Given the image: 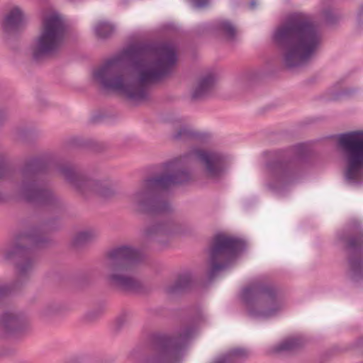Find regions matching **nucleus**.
<instances>
[{
    "instance_id": "obj_1",
    "label": "nucleus",
    "mask_w": 363,
    "mask_h": 363,
    "mask_svg": "<svg viewBox=\"0 0 363 363\" xmlns=\"http://www.w3.org/2000/svg\"><path fill=\"white\" fill-rule=\"evenodd\" d=\"M284 65L292 69L306 64L322 43V35L310 18L302 13L291 15L272 34Z\"/></svg>"
},
{
    "instance_id": "obj_2",
    "label": "nucleus",
    "mask_w": 363,
    "mask_h": 363,
    "mask_svg": "<svg viewBox=\"0 0 363 363\" xmlns=\"http://www.w3.org/2000/svg\"><path fill=\"white\" fill-rule=\"evenodd\" d=\"M48 241L45 229L33 225L21 232L15 242L0 247V253L5 259H15L16 269L15 280L9 284L0 285V300L28 284L38 263L35 248L43 247Z\"/></svg>"
},
{
    "instance_id": "obj_3",
    "label": "nucleus",
    "mask_w": 363,
    "mask_h": 363,
    "mask_svg": "<svg viewBox=\"0 0 363 363\" xmlns=\"http://www.w3.org/2000/svg\"><path fill=\"white\" fill-rule=\"evenodd\" d=\"M49 160L44 155L31 157L24 162L17 192L26 201L44 206L54 213H60L65 209V203L50 187Z\"/></svg>"
},
{
    "instance_id": "obj_4",
    "label": "nucleus",
    "mask_w": 363,
    "mask_h": 363,
    "mask_svg": "<svg viewBox=\"0 0 363 363\" xmlns=\"http://www.w3.org/2000/svg\"><path fill=\"white\" fill-rule=\"evenodd\" d=\"M189 157L186 155L162 162L160 166L164 173L147 177L143 181L140 195V205L147 213L164 214L171 212V204L164 191L191 180V173L184 167Z\"/></svg>"
},
{
    "instance_id": "obj_5",
    "label": "nucleus",
    "mask_w": 363,
    "mask_h": 363,
    "mask_svg": "<svg viewBox=\"0 0 363 363\" xmlns=\"http://www.w3.org/2000/svg\"><path fill=\"white\" fill-rule=\"evenodd\" d=\"M94 81L104 90L130 101L136 100V43L106 60L92 72Z\"/></svg>"
},
{
    "instance_id": "obj_6",
    "label": "nucleus",
    "mask_w": 363,
    "mask_h": 363,
    "mask_svg": "<svg viewBox=\"0 0 363 363\" xmlns=\"http://www.w3.org/2000/svg\"><path fill=\"white\" fill-rule=\"evenodd\" d=\"M310 155V149L302 143L275 152L266 163L267 188L276 194L284 195L299 177Z\"/></svg>"
},
{
    "instance_id": "obj_7",
    "label": "nucleus",
    "mask_w": 363,
    "mask_h": 363,
    "mask_svg": "<svg viewBox=\"0 0 363 363\" xmlns=\"http://www.w3.org/2000/svg\"><path fill=\"white\" fill-rule=\"evenodd\" d=\"M151 59L143 70L139 69L138 60V106L149 99V86L171 75L178 57L174 45L170 41L152 43L147 47ZM140 45L138 42V55Z\"/></svg>"
},
{
    "instance_id": "obj_8",
    "label": "nucleus",
    "mask_w": 363,
    "mask_h": 363,
    "mask_svg": "<svg viewBox=\"0 0 363 363\" xmlns=\"http://www.w3.org/2000/svg\"><path fill=\"white\" fill-rule=\"evenodd\" d=\"M103 266L108 285L123 293L136 290V247L122 245L108 250Z\"/></svg>"
},
{
    "instance_id": "obj_9",
    "label": "nucleus",
    "mask_w": 363,
    "mask_h": 363,
    "mask_svg": "<svg viewBox=\"0 0 363 363\" xmlns=\"http://www.w3.org/2000/svg\"><path fill=\"white\" fill-rule=\"evenodd\" d=\"M241 299L248 314L254 318L275 316L284 306L281 289L269 278H259L241 292Z\"/></svg>"
},
{
    "instance_id": "obj_10",
    "label": "nucleus",
    "mask_w": 363,
    "mask_h": 363,
    "mask_svg": "<svg viewBox=\"0 0 363 363\" xmlns=\"http://www.w3.org/2000/svg\"><path fill=\"white\" fill-rule=\"evenodd\" d=\"M69 35V26L64 17L52 12L41 18L38 33L30 47L33 60L41 62L57 55Z\"/></svg>"
},
{
    "instance_id": "obj_11",
    "label": "nucleus",
    "mask_w": 363,
    "mask_h": 363,
    "mask_svg": "<svg viewBox=\"0 0 363 363\" xmlns=\"http://www.w3.org/2000/svg\"><path fill=\"white\" fill-rule=\"evenodd\" d=\"M57 171L79 195L84 198L96 195L106 199L116 194V188L113 182L89 177L74 164H60L57 166Z\"/></svg>"
},
{
    "instance_id": "obj_12",
    "label": "nucleus",
    "mask_w": 363,
    "mask_h": 363,
    "mask_svg": "<svg viewBox=\"0 0 363 363\" xmlns=\"http://www.w3.org/2000/svg\"><path fill=\"white\" fill-rule=\"evenodd\" d=\"M194 332V326L188 325L182 328L177 335L154 334L152 337L153 353L149 363H178Z\"/></svg>"
},
{
    "instance_id": "obj_13",
    "label": "nucleus",
    "mask_w": 363,
    "mask_h": 363,
    "mask_svg": "<svg viewBox=\"0 0 363 363\" xmlns=\"http://www.w3.org/2000/svg\"><path fill=\"white\" fill-rule=\"evenodd\" d=\"M338 145L346 156L345 179L349 184L363 183V130H354L337 135Z\"/></svg>"
},
{
    "instance_id": "obj_14",
    "label": "nucleus",
    "mask_w": 363,
    "mask_h": 363,
    "mask_svg": "<svg viewBox=\"0 0 363 363\" xmlns=\"http://www.w3.org/2000/svg\"><path fill=\"white\" fill-rule=\"evenodd\" d=\"M244 248L245 242L242 240L223 233L216 234L209 251V281L213 280L220 272L228 267Z\"/></svg>"
},
{
    "instance_id": "obj_15",
    "label": "nucleus",
    "mask_w": 363,
    "mask_h": 363,
    "mask_svg": "<svg viewBox=\"0 0 363 363\" xmlns=\"http://www.w3.org/2000/svg\"><path fill=\"white\" fill-rule=\"evenodd\" d=\"M340 240L345 242V249L348 252V273L354 282L363 280V228L357 224L348 236L345 230L337 233Z\"/></svg>"
},
{
    "instance_id": "obj_16",
    "label": "nucleus",
    "mask_w": 363,
    "mask_h": 363,
    "mask_svg": "<svg viewBox=\"0 0 363 363\" xmlns=\"http://www.w3.org/2000/svg\"><path fill=\"white\" fill-rule=\"evenodd\" d=\"M191 155L201 163L207 179L218 182L223 177L226 162L224 154L217 151L195 148L191 151Z\"/></svg>"
},
{
    "instance_id": "obj_17",
    "label": "nucleus",
    "mask_w": 363,
    "mask_h": 363,
    "mask_svg": "<svg viewBox=\"0 0 363 363\" xmlns=\"http://www.w3.org/2000/svg\"><path fill=\"white\" fill-rule=\"evenodd\" d=\"M175 233V223L172 219L160 221H153L144 231L145 242L140 247H138V267L147 261V242L154 240L160 242V238L167 236Z\"/></svg>"
},
{
    "instance_id": "obj_18",
    "label": "nucleus",
    "mask_w": 363,
    "mask_h": 363,
    "mask_svg": "<svg viewBox=\"0 0 363 363\" xmlns=\"http://www.w3.org/2000/svg\"><path fill=\"white\" fill-rule=\"evenodd\" d=\"M26 28L24 14L18 7L11 9L0 21L3 39L9 45L20 38Z\"/></svg>"
},
{
    "instance_id": "obj_19",
    "label": "nucleus",
    "mask_w": 363,
    "mask_h": 363,
    "mask_svg": "<svg viewBox=\"0 0 363 363\" xmlns=\"http://www.w3.org/2000/svg\"><path fill=\"white\" fill-rule=\"evenodd\" d=\"M26 324V317L18 311H7L0 316V335L3 337L13 336L22 332Z\"/></svg>"
},
{
    "instance_id": "obj_20",
    "label": "nucleus",
    "mask_w": 363,
    "mask_h": 363,
    "mask_svg": "<svg viewBox=\"0 0 363 363\" xmlns=\"http://www.w3.org/2000/svg\"><path fill=\"white\" fill-rule=\"evenodd\" d=\"M194 279L190 272L178 274L175 281L166 286L164 292L169 296H176L189 291L193 288Z\"/></svg>"
},
{
    "instance_id": "obj_21",
    "label": "nucleus",
    "mask_w": 363,
    "mask_h": 363,
    "mask_svg": "<svg viewBox=\"0 0 363 363\" xmlns=\"http://www.w3.org/2000/svg\"><path fill=\"white\" fill-rule=\"evenodd\" d=\"M216 82V75L213 74L201 77L191 92V99L197 101L209 96L215 87Z\"/></svg>"
},
{
    "instance_id": "obj_22",
    "label": "nucleus",
    "mask_w": 363,
    "mask_h": 363,
    "mask_svg": "<svg viewBox=\"0 0 363 363\" xmlns=\"http://www.w3.org/2000/svg\"><path fill=\"white\" fill-rule=\"evenodd\" d=\"M99 238V232L95 228H87L79 231L75 234L72 240V245L76 250H81Z\"/></svg>"
},
{
    "instance_id": "obj_23",
    "label": "nucleus",
    "mask_w": 363,
    "mask_h": 363,
    "mask_svg": "<svg viewBox=\"0 0 363 363\" xmlns=\"http://www.w3.org/2000/svg\"><path fill=\"white\" fill-rule=\"evenodd\" d=\"M211 28L220 35L223 36L228 41L235 39L237 30L235 26L228 20H218L215 21Z\"/></svg>"
},
{
    "instance_id": "obj_24",
    "label": "nucleus",
    "mask_w": 363,
    "mask_h": 363,
    "mask_svg": "<svg viewBox=\"0 0 363 363\" xmlns=\"http://www.w3.org/2000/svg\"><path fill=\"white\" fill-rule=\"evenodd\" d=\"M133 313L128 309H123L116 317L113 331L115 334L120 333L123 329L128 328L133 318Z\"/></svg>"
},
{
    "instance_id": "obj_25",
    "label": "nucleus",
    "mask_w": 363,
    "mask_h": 363,
    "mask_svg": "<svg viewBox=\"0 0 363 363\" xmlns=\"http://www.w3.org/2000/svg\"><path fill=\"white\" fill-rule=\"evenodd\" d=\"M247 351L242 348H235L230 350L216 363H237L238 359H242L247 356Z\"/></svg>"
},
{
    "instance_id": "obj_26",
    "label": "nucleus",
    "mask_w": 363,
    "mask_h": 363,
    "mask_svg": "<svg viewBox=\"0 0 363 363\" xmlns=\"http://www.w3.org/2000/svg\"><path fill=\"white\" fill-rule=\"evenodd\" d=\"M114 26L107 21H100L94 26L96 35L101 39H106L111 37L114 33Z\"/></svg>"
},
{
    "instance_id": "obj_27",
    "label": "nucleus",
    "mask_w": 363,
    "mask_h": 363,
    "mask_svg": "<svg viewBox=\"0 0 363 363\" xmlns=\"http://www.w3.org/2000/svg\"><path fill=\"white\" fill-rule=\"evenodd\" d=\"M302 342L300 338L298 337H291L288 338L279 345H277L274 351L275 352H291L293 351L298 347H299L301 345Z\"/></svg>"
},
{
    "instance_id": "obj_28",
    "label": "nucleus",
    "mask_w": 363,
    "mask_h": 363,
    "mask_svg": "<svg viewBox=\"0 0 363 363\" xmlns=\"http://www.w3.org/2000/svg\"><path fill=\"white\" fill-rule=\"evenodd\" d=\"M196 136V133L189 127L183 125L172 135V138L177 141H186L195 138Z\"/></svg>"
},
{
    "instance_id": "obj_29",
    "label": "nucleus",
    "mask_w": 363,
    "mask_h": 363,
    "mask_svg": "<svg viewBox=\"0 0 363 363\" xmlns=\"http://www.w3.org/2000/svg\"><path fill=\"white\" fill-rule=\"evenodd\" d=\"M106 307L104 304L99 305L98 306L89 310L84 315V320L87 323H92L98 320L104 313Z\"/></svg>"
},
{
    "instance_id": "obj_30",
    "label": "nucleus",
    "mask_w": 363,
    "mask_h": 363,
    "mask_svg": "<svg viewBox=\"0 0 363 363\" xmlns=\"http://www.w3.org/2000/svg\"><path fill=\"white\" fill-rule=\"evenodd\" d=\"M60 310V306L55 302L45 303L40 310L42 317L48 318L57 313Z\"/></svg>"
},
{
    "instance_id": "obj_31",
    "label": "nucleus",
    "mask_w": 363,
    "mask_h": 363,
    "mask_svg": "<svg viewBox=\"0 0 363 363\" xmlns=\"http://www.w3.org/2000/svg\"><path fill=\"white\" fill-rule=\"evenodd\" d=\"M12 175V170L6 164V157L0 154V181L7 179Z\"/></svg>"
},
{
    "instance_id": "obj_32",
    "label": "nucleus",
    "mask_w": 363,
    "mask_h": 363,
    "mask_svg": "<svg viewBox=\"0 0 363 363\" xmlns=\"http://www.w3.org/2000/svg\"><path fill=\"white\" fill-rule=\"evenodd\" d=\"M322 15L328 24H333L338 20V16L333 12V9L329 6L322 11Z\"/></svg>"
},
{
    "instance_id": "obj_33",
    "label": "nucleus",
    "mask_w": 363,
    "mask_h": 363,
    "mask_svg": "<svg viewBox=\"0 0 363 363\" xmlns=\"http://www.w3.org/2000/svg\"><path fill=\"white\" fill-rule=\"evenodd\" d=\"M86 145V142L80 137H72L67 139L65 143V145L67 147H80Z\"/></svg>"
},
{
    "instance_id": "obj_34",
    "label": "nucleus",
    "mask_w": 363,
    "mask_h": 363,
    "mask_svg": "<svg viewBox=\"0 0 363 363\" xmlns=\"http://www.w3.org/2000/svg\"><path fill=\"white\" fill-rule=\"evenodd\" d=\"M197 8H203L208 5V0H190Z\"/></svg>"
},
{
    "instance_id": "obj_35",
    "label": "nucleus",
    "mask_w": 363,
    "mask_h": 363,
    "mask_svg": "<svg viewBox=\"0 0 363 363\" xmlns=\"http://www.w3.org/2000/svg\"><path fill=\"white\" fill-rule=\"evenodd\" d=\"M357 25L359 28H363V4L357 14Z\"/></svg>"
},
{
    "instance_id": "obj_36",
    "label": "nucleus",
    "mask_w": 363,
    "mask_h": 363,
    "mask_svg": "<svg viewBox=\"0 0 363 363\" xmlns=\"http://www.w3.org/2000/svg\"><path fill=\"white\" fill-rule=\"evenodd\" d=\"M66 363H84V357L81 356L73 357L66 362Z\"/></svg>"
},
{
    "instance_id": "obj_37",
    "label": "nucleus",
    "mask_w": 363,
    "mask_h": 363,
    "mask_svg": "<svg viewBox=\"0 0 363 363\" xmlns=\"http://www.w3.org/2000/svg\"><path fill=\"white\" fill-rule=\"evenodd\" d=\"M9 116V113L6 109H0V123L5 121Z\"/></svg>"
},
{
    "instance_id": "obj_38",
    "label": "nucleus",
    "mask_w": 363,
    "mask_h": 363,
    "mask_svg": "<svg viewBox=\"0 0 363 363\" xmlns=\"http://www.w3.org/2000/svg\"><path fill=\"white\" fill-rule=\"evenodd\" d=\"M127 358L132 362H135L136 359V350L133 348L128 354Z\"/></svg>"
},
{
    "instance_id": "obj_39",
    "label": "nucleus",
    "mask_w": 363,
    "mask_h": 363,
    "mask_svg": "<svg viewBox=\"0 0 363 363\" xmlns=\"http://www.w3.org/2000/svg\"><path fill=\"white\" fill-rule=\"evenodd\" d=\"M128 200L131 203L133 206L135 205V193L131 194L130 195L127 196Z\"/></svg>"
},
{
    "instance_id": "obj_40",
    "label": "nucleus",
    "mask_w": 363,
    "mask_h": 363,
    "mask_svg": "<svg viewBox=\"0 0 363 363\" xmlns=\"http://www.w3.org/2000/svg\"><path fill=\"white\" fill-rule=\"evenodd\" d=\"M353 92H354V91L345 90L344 91L341 92L340 94H342V95H350Z\"/></svg>"
},
{
    "instance_id": "obj_41",
    "label": "nucleus",
    "mask_w": 363,
    "mask_h": 363,
    "mask_svg": "<svg viewBox=\"0 0 363 363\" xmlns=\"http://www.w3.org/2000/svg\"><path fill=\"white\" fill-rule=\"evenodd\" d=\"M250 6L252 9H254L256 7V2L255 1H252L250 4Z\"/></svg>"
},
{
    "instance_id": "obj_42",
    "label": "nucleus",
    "mask_w": 363,
    "mask_h": 363,
    "mask_svg": "<svg viewBox=\"0 0 363 363\" xmlns=\"http://www.w3.org/2000/svg\"><path fill=\"white\" fill-rule=\"evenodd\" d=\"M137 287H138V294H139L140 292V289H141V283L138 280Z\"/></svg>"
},
{
    "instance_id": "obj_43",
    "label": "nucleus",
    "mask_w": 363,
    "mask_h": 363,
    "mask_svg": "<svg viewBox=\"0 0 363 363\" xmlns=\"http://www.w3.org/2000/svg\"><path fill=\"white\" fill-rule=\"evenodd\" d=\"M4 200V196L3 194L0 192V201H2Z\"/></svg>"
},
{
    "instance_id": "obj_44",
    "label": "nucleus",
    "mask_w": 363,
    "mask_h": 363,
    "mask_svg": "<svg viewBox=\"0 0 363 363\" xmlns=\"http://www.w3.org/2000/svg\"><path fill=\"white\" fill-rule=\"evenodd\" d=\"M4 355L2 350L0 348V357H1Z\"/></svg>"
},
{
    "instance_id": "obj_45",
    "label": "nucleus",
    "mask_w": 363,
    "mask_h": 363,
    "mask_svg": "<svg viewBox=\"0 0 363 363\" xmlns=\"http://www.w3.org/2000/svg\"><path fill=\"white\" fill-rule=\"evenodd\" d=\"M113 359H111V360L110 361V363H113Z\"/></svg>"
}]
</instances>
